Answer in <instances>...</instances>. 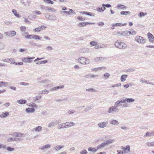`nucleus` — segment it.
Returning a JSON list of instances; mask_svg holds the SVG:
<instances>
[{"mask_svg": "<svg viewBox=\"0 0 154 154\" xmlns=\"http://www.w3.org/2000/svg\"><path fill=\"white\" fill-rule=\"evenodd\" d=\"M103 75H104V77H105V78L106 79H107L109 78V77L110 76V75L109 73H105Z\"/></svg>", "mask_w": 154, "mask_h": 154, "instance_id": "63", "label": "nucleus"}, {"mask_svg": "<svg viewBox=\"0 0 154 154\" xmlns=\"http://www.w3.org/2000/svg\"><path fill=\"white\" fill-rule=\"evenodd\" d=\"M107 145L105 143V142L102 143L101 144L97 146V149H99L102 148H103L106 146Z\"/></svg>", "mask_w": 154, "mask_h": 154, "instance_id": "27", "label": "nucleus"}, {"mask_svg": "<svg viewBox=\"0 0 154 154\" xmlns=\"http://www.w3.org/2000/svg\"><path fill=\"white\" fill-rule=\"evenodd\" d=\"M98 77V75H94V74H87L85 75V77L88 79H91L92 78L97 77Z\"/></svg>", "mask_w": 154, "mask_h": 154, "instance_id": "28", "label": "nucleus"}, {"mask_svg": "<svg viewBox=\"0 0 154 154\" xmlns=\"http://www.w3.org/2000/svg\"><path fill=\"white\" fill-rule=\"evenodd\" d=\"M22 60L25 63H30L31 62L29 58V57H28L26 58H23L22 59Z\"/></svg>", "mask_w": 154, "mask_h": 154, "instance_id": "31", "label": "nucleus"}, {"mask_svg": "<svg viewBox=\"0 0 154 154\" xmlns=\"http://www.w3.org/2000/svg\"><path fill=\"white\" fill-rule=\"evenodd\" d=\"M88 152L86 150H81L80 152V154H87Z\"/></svg>", "mask_w": 154, "mask_h": 154, "instance_id": "64", "label": "nucleus"}, {"mask_svg": "<svg viewBox=\"0 0 154 154\" xmlns=\"http://www.w3.org/2000/svg\"><path fill=\"white\" fill-rule=\"evenodd\" d=\"M4 34L5 35L8 36L13 37L16 34V32L12 31L9 32H5Z\"/></svg>", "mask_w": 154, "mask_h": 154, "instance_id": "10", "label": "nucleus"}, {"mask_svg": "<svg viewBox=\"0 0 154 154\" xmlns=\"http://www.w3.org/2000/svg\"><path fill=\"white\" fill-rule=\"evenodd\" d=\"M117 7L119 8H120L121 9H124L126 8V7L125 5L121 4L118 5L117 6Z\"/></svg>", "mask_w": 154, "mask_h": 154, "instance_id": "49", "label": "nucleus"}, {"mask_svg": "<svg viewBox=\"0 0 154 154\" xmlns=\"http://www.w3.org/2000/svg\"><path fill=\"white\" fill-rule=\"evenodd\" d=\"M17 103L20 104H26L27 103V100H17Z\"/></svg>", "mask_w": 154, "mask_h": 154, "instance_id": "30", "label": "nucleus"}, {"mask_svg": "<svg viewBox=\"0 0 154 154\" xmlns=\"http://www.w3.org/2000/svg\"><path fill=\"white\" fill-rule=\"evenodd\" d=\"M109 122L110 124L112 125H117L119 123V122L118 121L114 119H111Z\"/></svg>", "mask_w": 154, "mask_h": 154, "instance_id": "25", "label": "nucleus"}, {"mask_svg": "<svg viewBox=\"0 0 154 154\" xmlns=\"http://www.w3.org/2000/svg\"><path fill=\"white\" fill-rule=\"evenodd\" d=\"M115 141L114 139H109L105 141V143L107 145L113 143Z\"/></svg>", "mask_w": 154, "mask_h": 154, "instance_id": "38", "label": "nucleus"}, {"mask_svg": "<svg viewBox=\"0 0 154 154\" xmlns=\"http://www.w3.org/2000/svg\"><path fill=\"white\" fill-rule=\"evenodd\" d=\"M89 49L88 48H84L82 50V52L83 53H88L89 52Z\"/></svg>", "mask_w": 154, "mask_h": 154, "instance_id": "47", "label": "nucleus"}, {"mask_svg": "<svg viewBox=\"0 0 154 154\" xmlns=\"http://www.w3.org/2000/svg\"><path fill=\"white\" fill-rule=\"evenodd\" d=\"M131 12L128 11H122L120 12V14L122 15H127L128 14H130Z\"/></svg>", "mask_w": 154, "mask_h": 154, "instance_id": "43", "label": "nucleus"}, {"mask_svg": "<svg viewBox=\"0 0 154 154\" xmlns=\"http://www.w3.org/2000/svg\"><path fill=\"white\" fill-rule=\"evenodd\" d=\"M9 135H8V136H7L8 137H7V138H8V139H7V142H12L14 141V138H13V137L8 138Z\"/></svg>", "mask_w": 154, "mask_h": 154, "instance_id": "48", "label": "nucleus"}, {"mask_svg": "<svg viewBox=\"0 0 154 154\" xmlns=\"http://www.w3.org/2000/svg\"><path fill=\"white\" fill-rule=\"evenodd\" d=\"M12 12L14 15L17 17L18 18H20L21 15L17 13V11L15 9H13L12 11Z\"/></svg>", "mask_w": 154, "mask_h": 154, "instance_id": "32", "label": "nucleus"}, {"mask_svg": "<svg viewBox=\"0 0 154 154\" xmlns=\"http://www.w3.org/2000/svg\"><path fill=\"white\" fill-rule=\"evenodd\" d=\"M66 128L65 123L59 124L57 125V128L59 130Z\"/></svg>", "mask_w": 154, "mask_h": 154, "instance_id": "21", "label": "nucleus"}, {"mask_svg": "<svg viewBox=\"0 0 154 154\" xmlns=\"http://www.w3.org/2000/svg\"><path fill=\"white\" fill-rule=\"evenodd\" d=\"M67 9V8L66 7H63L62 8V10L63 11H62L61 12V14H67L68 15H71V12L70 11H66Z\"/></svg>", "mask_w": 154, "mask_h": 154, "instance_id": "11", "label": "nucleus"}, {"mask_svg": "<svg viewBox=\"0 0 154 154\" xmlns=\"http://www.w3.org/2000/svg\"><path fill=\"white\" fill-rule=\"evenodd\" d=\"M58 123H59V121L58 120L52 121L48 123V126L49 128H52Z\"/></svg>", "mask_w": 154, "mask_h": 154, "instance_id": "4", "label": "nucleus"}, {"mask_svg": "<svg viewBox=\"0 0 154 154\" xmlns=\"http://www.w3.org/2000/svg\"><path fill=\"white\" fill-rule=\"evenodd\" d=\"M105 58L103 57H100L94 58V61L95 62H98L100 61H102L104 60Z\"/></svg>", "mask_w": 154, "mask_h": 154, "instance_id": "17", "label": "nucleus"}, {"mask_svg": "<svg viewBox=\"0 0 154 154\" xmlns=\"http://www.w3.org/2000/svg\"><path fill=\"white\" fill-rule=\"evenodd\" d=\"M42 127L41 126H38L36 127L35 128H33L32 130V131H35L36 132L39 133L42 131Z\"/></svg>", "mask_w": 154, "mask_h": 154, "instance_id": "19", "label": "nucleus"}, {"mask_svg": "<svg viewBox=\"0 0 154 154\" xmlns=\"http://www.w3.org/2000/svg\"><path fill=\"white\" fill-rule=\"evenodd\" d=\"M41 97L42 96H37L34 97V99L35 101H36L40 100Z\"/></svg>", "mask_w": 154, "mask_h": 154, "instance_id": "55", "label": "nucleus"}, {"mask_svg": "<svg viewBox=\"0 0 154 154\" xmlns=\"http://www.w3.org/2000/svg\"><path fill=\"white\" fill-rule=\"evenodd\" d=\"M88 151L90 152H93L94 153L96 152L98 149H96L94 148L89 147L88 149Z\"/></svg>", "mask_w": 154, "mask_h": 154, "instance_id": "39", "label": "nucleus"}, {"mask_svg": "<svg viewBox=\"0 0 154 154\" xmlns=\"http://www.w3.org/2000/svg\"><path fill=\"white\" fill-rule=\"evenodd\" d=\"M77 19L80 21H84L85 20V17H80L78 16L77 17Z\"/></svg>", "mask_w": 154, "mask_h": 154, "instance_id": "62", "label": "nucleus"}, {"mask_svg": "<svg viewBox=\"0 0 154 154\" xmlns=\"http://www.w3.org/2000/svg\"><path fill=\"white\" fill-rule=\"evenodd\" d=\"M33 38L36 39L41 40L42 39V37L38 35H33Z\"/></svg>", "mask_w": 154, "mask_h": 154, "instance_id": "50", "label": "nucleus"}, {"mask_svg": "<svg viewBox=\"0 0 154 154\" xmlns=\"http://www.w3.org/2000/svg\"><path fill=\"white\" fill-rule=\"evenodd\" d=\"M65 123L66 128L73 126L75 125V123L71 122H67Z\"/></svg>", "mask_w": 154, "mask_h": 154, "instance_id": "14", "label": "nucleus"}, {"mask_svg": "<svg viewBox=\"0 0 154 154\" xmlns=\"http://www.w3.org/2000/svg\"><path fill=\"white\" fill-rule=\"evenodd\" d=\"M35 110L33 108H28L26 109L25 111L27 113H32L35 111Z\"/></svg>", "mask_w": 154, "mask_h": 154, "instance_id": "24", "label": "nucleus"}, {"mask_svg": "<svg viewBox=\"0 0 154 154\" xmlns=\"http://www.w3.org/2000/svg\"><path fill=\"white\" fill-rule=\"evenodd\" d=\"M81 13L82 14H85L88 15H89L91 16H94L95 15V14L94 13L88 12H81Z\"/></svg>", "mask_w": 154, "mask_h": 154, "instance_id": "29", "label": "nucleus"}, {"mask_svg": "<svg viewBox=\"0 0 154 154\" xmlns=\"http://www.w3.org/2000/svg\"><path fill=\"white\" fill-rule=\"evenodd\" d=\"M49 92V90L45 89L44 90L42 91H40V93L39 94H48Z\"/></svg>", "mask_w": 154, "mask_h": 154, "instance_id": "40", "label": "nucleus"}, {"mask_svg": "<svg viewBox=\"0 0 154 154\" xmlns=\"http://www.w3.org/2000/svg\"><path fill=\"white\" fill-rule=\"evenodd\" d=\"M21 2L26 6H28L30 3V0H21Z\"/></svg>", "mask_w": 154, "mask_h": 154, "instance_id": "33", "label": "nucleus"}, {"mask_svg": "<svg viewBox=\"0 0 154 154\" xmlns=\"http://www.w3.org/2000/svg\"><path fill=\"white\" fill-rule=\"evenodd\" d=\"M77 60L79 63L83 65H86L90 63V61L88 59L83 57H79Z\"/></svg>", "mask_w": 154, "mask_h": 154, "instance_id": "2", "label": "nucleus"}, {"mask_svg": "<svg viewBox=\"0 0 154 154\" xmlns=\"http://www.w3.org/2000/svg\"><path fill=\"white\" fill-rule=\"evenodd\" d=\"M108 125L107 122H100L97 124L98 126L100 128H104L106 127Z\"/></svg>", "mask_w": 154, "mask_h": 154, "instance_id": "5", "label": "nucleus"}, {"mask_svg": "<svg viewBox=\"0 0 154 154\" xmlns=\"http://www.w3.org/2000/svg\"><path fill=\"white\" fill-rule=\"evenodd\" d=\"M154 136V132L152 131L150 132H147L144 136L151 137Z\"/></svg>", "mask_w": 154, "mask_h": 154, "instance_id": "42", "label": "nucleus"}, {"mask_svg": "<svg viewBox=\"0 0 154 154\" xmlns=\"http://www.w3.org/2000/svg\"><path fill=\"white\" fill-rule=\"evenodd\" d=\"M94 24L95 23H94L82 22L79 23L78 24L77 26L81 28L82 27L85 26L87 25Z\"/></svg>", "mask_w": 154, "mask_h": 154, "instance_id": "8", "label": "nucleus"}, {"mask_svg": "<svg viewBox=\"0 0 154 154\" xmlns=\"http://www.w3.org/2000/svg\"><path fill=\"white\" fill-rule=\"evenodd\" d=\"M44 10H47L52 12H55L56 11V10L55 9L52 8H51L48 7H44Z\"/></svg>", "mask_w": 154, "mask_h": 154, "instance_id": "37", "label": "nucleus"}, {"mask_svg": "<svg viewBox=\"0 0 154 154\" xmlns=\"http://www.w3.org/2000/svg\"><path fill=\"white\" fill-rule=\"evenodd\" d=\"M122 149L125 152L128 153L130 152V146L129 145H127L125 147H123Z\"/></svg>", "mask_w": 154, "mask_h": 154, "instance_id": "18", "label": "nucleus"}, {"mask_svg": "<svg viewBox=\"0 0 154 154\" xmlns=\"http://www.w3.org/2000/svg\"><path fill=\"white\" fill-rule=\"evenodd\" d=\"M15 60L14 58H9V62L11 64H14L15 62L14 61Z\"/></svg>", "mask_w": 154, "mask_h": 154, "instance_id": "45", "label": "nucleus"}, {"mask_svg": "<svg viewBox=\"0 0 154 154\" xmlns=\"http://www.w3.org/2000/svg\"><path fill=\"white\" fill-rule=\"evenodd\" d=\"M114 45L116 48L121 50L125 49L127 47V45L126 43L120 40L116 41L115 42Z\"/></svg>", "mask_w": 154, "mask_h": 154, "instance_id": "1", "label": "nucleus"}, {"mask_svg": "<svg viewBox=\"0 0 154 154\" xmlns=\"http://www.w3.org/2000/svg\"><path fill=\"white\" fill-rule=\"evenodd\" d=\"M64 147V146H60L57 145L56 146L54 147L53 149L55 151H59L61 149L63 148Z\"/></svg>", "mask_w": 154, "mask_h": 154, "instance_id": "26", "label": "nucleus"}, {"mask_svg": "<svg viewBox=\"0 0 154 154\" xmlns=\"http://www.w3.org/2000/svg\"><path fill=\"white\" fill-rule=\"evenodd\" d=\"M10 83L8 82H0V87H5L9 86Z\"/></svg>", "mask_w": 154, "mask_h": 154, "instance_id": "13", "label": "nucleus"}, {"mask_svg": "<svg viewBox=\"0 0 154 154\" xmlns=\"http://www.w3.org/2000/svg\"><path fill=\"white\" fill-rule=\"evenodd\" d=\"M46 50L48 51H51L53 49V48L51 46H48L46 48Z\"/></svg>", "mask_w": 154, "mask_h": 154, "instance_id": "59", "label": "nucleus"}, {"mask_svg": "<svg viewBox=\"0 0 154 154\" xmlns=\"http://www.w3.org/2000/svg\"><path fill=\"white\" fill-rule=\"evenodd\" d=\"M127 24V23H116L113 24L114 26H126Z\"/></svg>", "mask_w": 154, "mask_h": 154, "instance_id": "34", "label": "nucleus"}, {"mask_svg": "<svg viewBox=\"0 0 154 154\" xmlns=\"http://www.w3.org/2000/svg\"><path fill=\"white\" fill-rule=\"evenodd\" d=\"M103 46H104V45H102L100 44H97V43L95 47V49H98V48H103Z\"/></svg>", "mask_w": 154, "mask_h": 154, "instance_id": "46", "label": "nucleus"}, {"mask_svg": "<svg viewBox=\"0 0 154 154\" xmlns=\"http://www.w3.org/2000/svg\"><path fill=\"white\" fill-rule=\"evenodd\" d=\"M23 18L24 19V22L25 23L28 24H31V22L29 21L27 18L25 17H23Z\"/></svg>", "mask_w": 154, "mask_h": 154, "instance_id": "44", "label": "nucleus"}, {"mask_svg": "<svg viewBox=\"0 0 154 154\" xmlns=\"http://www.w3.org/2000/svg\"><path fill=\"white\" fill-rule=\"evenodd\" d=\"M51 147V146L50 144H47L40 147L39 148V149L43 150L46 149L50 148Z\"/></svg>", "mask_w": 154, "mask_h": 154, "instance_id": "22", "label": "nucleus"}, {"mask_svg": "<svg viewBox=\"0 0 154 154\" xmlns=\"http://www.w3.org/2000/svg\"><path fill=\"white\" fill-rule=\"evenodd\" d=\"M118 110V108L114 106L110 107L108 111V113L109 114L113 113V112H116Z\"/></svg>", "mask_w": 154, "mask_h": 154, "instance_id": "9", "label": "nucleus"}, {"mask_svg": "<svg viewBox=\"0 0 154 154\" xmlns=\"http://www.w3.org/2000/svg\"><path fill=\"white\" fill-rule=\"evenodd\" d=\"M50 82V81L48 79H45L42 80L41 82V83L44 84V85H45V86L47 84H48Z\"/></svg>", "mask_w": 154, "mask_h": 154, "instance_id": "41", "label": "nucleus"}, {"mask_svg": "<svg viewBox=\"0 0 154 154\" xmlns=\"http://www.w3.org/2000/svg\"><path fill=\"white\" fill-rule=\"evenodd\" d=\"M106 68L104 67H100L92 69L91 71L92 72H97L101 70H105Z\"/></svg>", "mask_w": 154, "mask_h": 154, "instance_id": "15", "label": "nucleus"}, {"mask_svg": "<svg viewBox=\"0 0 154 154\" xmlns=\"http://www.w3.org/2000/svg\"><path fill=\"white\" fill-rule=\"evenodd\" d=\"M123 104H121V106L123 108L127 107L128 106V103H124Z\"/></svg>", "mask_w": 154, "mask_h": 154, "instance_id": "51", "label": "nucleus"}, {"mask_svg": "<svg viewBox=\"0 0 154 154\" xmlns=\"http://www.w3.org/2000/svg\"><path fill=\"white\" fill-rule=\"evenodd\" d=\"M20 30L21 32H25L26 31V27L24 26H22L20 27Z\"/></svg>", "mask_w": 154, "mask_h": 154, "instance_id": "57", "label": "nucleus"}, {"mask_svg": "<svg viewBox=\"0 0 154 154\" xmlns=\"http://www.w3.org/2000/svg\"><path fill=\"white\" fill-rule=\"evenodd\" d=\"M7 150L10 152L13 151L15 150L14 148H12L10 146H8L7 148Z\"/></svg>", "mask_w": 154, "mask_h": 154, "instance_id": "56", "label": "nucleus"}, {"mask_svg": "<svg viewBox=\"0 0 154 154\" xmlns=\"http://www.w3.org/2000/svg\"><path fill=\"white\" fill-rule=\"evenodd\" d=\"M124 103V101L123 99L117 100L115 103L114 106L116 107L117 108L120 106H121V103Z\"/></svg>", "mask_w": 154, "mask_h": 154, "instance_id": "12", "label": "nucleus"}, {"mask_svg": "<svg viewBox=\"0 0 154 154\" xmlns=\"http://www.w3.org/2000/svg\"><path fill=\"white\" fill-rule=\"evenodd\" d=\"M123 100L124 103L126 102L127 103H133L135 101V99L132 98H126Z\"/></svg>", "mask_w": 154, "mask_h": 154, "instance_id": "20", "label": "nucleus"}, {"mask_svg": "<svg viewBox=\"0 0 154 154\" xmlns=\"http://www.w3.org/2000/svg\"><path fill=\"white\" fill-rule=\"evenodd\" d=\"M91 109V106H87L84 110L85 112H86Z\"/></svg>", "mask_w": 154, "mask_h": 154, "instance_id": "53", "label": "nucleus"}, {"mask_svg": "<svg viewBox=\"0 0 154 154\" xmlns=\"http://www.w3.org/2000/svg\"><path fill=\"white\" fill-rule=\"evenodd\" d=\"M56 16L53 14L50 15L49 20H56Z\"/></svg>", "mask_w": 154, "mask_h": 154, "instance_id": "35", "label": "nucleus"}, {"mask_svg": "<svg viewBox=\"0 0 154 154\" xmlns=\"http://www.w3.org/2000/svg\"><path fill=\"white\" fill-rule=\"evenodd\" d=\"M29 106L32 107H36L37 106L36 104L33 103H29Z\"/></svg>", "mask_w": 154, "mask_h": 154, "instance_id": "52", "label": "nucleus"}, {"mask_svg": "<svg viewBox=\"0 0 154 154\" xmlns=\"http://www.w3.org/2000/svg\"><path fill=\"white\" fill-rule=\"evenodd\" d=\"M19 84L21 85H23L24 86H27L29 85L28 83L23 82H20L19 83Z\"/></svg>", "mask_w": 154, "mask_h": 154, "instance_id": "58", "label": "nucleus"}, {"mask_svg": "<svg viewBox=\"0 0 154 154\" xmlns=\"http://www.w3.org/2000/svg\"><path fill=\"white\" fill-rule=\"evenodd\" d=\"M147 35L149 42H153L154 41V38L153 35L150 33L149 32L147 34Z\"/></svg>", "mask_w": 154, "mask_h": 154, "instance_id": "23", "label": "nucleus"}, {"mask_svg": "<svg viewBox=\"0 0 154 154\" xmlns=\"http://www.w3.org/2000/svg\"><path fill=\"white\" fill-rule=\"evenodd\" d=\"M135 41L138 43L141 44H144L146 43V40L143 37L139 36H137L135 37Z\"/></svg>", "mask_w": 154, "mask_h": 154, "instance_id": "3", "label": "nucleus"}, {"mask_svg": "<svg viewBox=\"0 0 154 154\" xmlns=\"http://www.w3.org/2000/svg\"><path fill=\"white\" fill-rule=\"evenodd\" d=\"M147 14L146 13H144L143 12H140L139 13V16L140 17H141L146 15Z\"/></svg>", "mask_w": 154, "mask_h": 154, "instance_id": "61", "label": "nucleus"}, {"mask_svg": "<svg viewBox=\"0 0 154 154\" xmlns=\"http://www.w3.org/2000/svg\"><path fill=\"white\" fill-rule=\"evenodd\" d=\"M122 36H129V35H128V31H122Z\"/></svg>", "mask_w": 154, "mask_h": 154, "instance_id": "54", "label": "nucleus"}, {"mask_svg": "<svg viewBox=\"0 0 154 154\" xmlns=\"http://www.w3.org/2000/svg\"><path fill=\"white\" fill-rule=\"evenodd\" d=\"M9 115L8 112H4L0 114V117L2 118H6Z\"/></svg>", "mask_w": 154, "mask_h": 154, "instance_id": "16", "label": "nucleus"}, {"mask_svg": "<svg viewBox=\"0 0 154 154\" xmlns=\"http://www.w3.org/2000/svg\"><path fill=\"white\" fill-rule=\"evenodd\" d=\"M8 135H11L15 137H24V134L19 132H15L11 134H8L6 136V137H8Z\"/></svg>", "mask_w": 154, "mask_h": 154, "instance_id": "6", "label": "nucleus"}, {"mask_svg": "<svg viewBox=\"0 0 154 154\" xmlns=\"http://www.w3.org/2000/svg\"><path fill=\"white\" fill-rule=\"evenodd\" d=\"M8 135H11L15 137H24V134L19 132H15L11 134H8L6 136V137H8Z\"/></svg>", "mask_w": 154, "mask_h": 154, "instance_id": "7", "label": "nucleus"}, {"mask_svg": "<svg viewBox=\"0 0 154 154\" xmlns=\"http://www.w3.org/2000/svg\"><path fill=\"white\" fill-rule=\"evenodd\" d=\"M75 112V111L73 109H70L68 112V113L69 114H72Z\"/></svg>", "mask_w": 154, "mask_h": 154, "instance_id": "60", "label": "nucleus"}, {"mask_svg": "<svg viewBox=\"0 0 154 154\" xmlns=\"http://www.w3.org/2000/svg\"><path fill=\"white\" fill-rule=\"evenodd\" d=\"M128 75H122L121 77V80L122 82H124L126 80V79L127 78Z\"/></svg>", "mask_w": 154, "mask_h": 154, "instance_id": "36", "label": "nucleus"}]
</instances>
